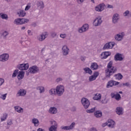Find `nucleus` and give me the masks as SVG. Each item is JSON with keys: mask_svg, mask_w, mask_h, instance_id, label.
<instances>
[{"mask_svg": "<svg viewBox=\"0 0 131 131\" xmlns=\"http://www.w3.org/2000/svg\"><path fill=\"white\" fill-rule=\"evenodd\" d=\"M117 71V68L113 67V61H111L107 66V69L105 70V77L106 78H110L111 75H113Z\"/></svg>", "mask_w": 131, "mask_h": 131, "instance_id": "f257e3e1", "label": "nucleus"}, {"mask_svg": "<svg viewBox=\"0 0 131 131\" xmlns=\"http://www.w3.org/2000/svg\"><path fill=\"white\" fill-rule=\"evenodd\" d=\"M55 92H56V95L58 97H61V96H62V95L64 94V92H65L64 86L62 85L57 86L55 89Z\"/></svg>", "mask_w": 131, "mask_h": 131, "instance_id": "f03ea898", "label": "nucleus"}, {"mask_svg": "<svg viewBox=\"0 0 131 131\" xmlns=\"http://www.w3.org/2000/svg\"><path fill=\"white\" fill-rule=\"evenodd\" d=\"M81 103L85 109H88V108L90 107V105L91 104L90 100H89L88 98H82Z\"/></svg>", "mask_w": 131, "mask_h": 131, "instance_id": "7ed1b4c3", "label": "nucleus"}, {"mask_svg": "<svg viewBox=\"0 0 131 131\" xmlns=\"http://www.w3.org/2000/svg\"><path fill=\"white\" fill-rule=\"evenodd\" d=\"M28 71L31 74H35V73H37L39 71V69H38L37 66H33L29 69Z\"/></svg>", "mask_w": 131, "mask_h": 131, "instance_id": "20e7f679", "label": "nucleus"}, {"mask_svg": "<svg viewBox=\"0 0 131 131\" xmlns=\"http://www.w3.org/2000/svg\"><path fill=\"white\" fill-rule=\"evenodd\" d=\"M48 35H49L48 32H44L37 37V39L39 41H43L48 37Z\"/></svg>", "mask_w": 131, "mask_h": 131, "instance_id": "39448f33", "label": "nucleus"}, {"mask_svg": "<svg viewBox=\"0 0 131 131\" xmlns=\"http://www.w3.org/2000/svg\"><path fill=\"white\" fill-rule=\"evenodd\" d=\"M118 84H119V82H117L113 80H111L107 82L106 88L109 89L110 88H112L115 85H118Z\"/></svg>", "mask_w": 131, "mask_h": 131, "instance_id": "423d86ee", "label": "nucleus"}, {"mask_svg": "<svg viewBox=\"0 0 131 131\" xmlns=\"http://www.w3.org/2000/svg\"><path fill=\"white\" fill-rule=\"evenodd\" d=\"M89 26L88 24L83 25L81 28H79L78 29V32L79 33H83V32H85V31H88L89 30Z\"/></svg>", "mask_w": 131, "mask_h": 131, "instance_id": "0eeeda50", "label": "nucleus"}, {"mask_svg": "<svg viewBox=\"0 0 131 131\" xmlns=\"http://www.w3.org/2000/svg\"><path fill=\"white\" fill-rule=\"evenodd\" d=\"M115 46V42H109L104 45L102 50H109V49H113V47Z\"/></svg>", "mask_w": 131, "mask_h": 131, "instance_id": "6e6552de", "label": "nucleus"}, {"mask_svg": "<svg viewBox=\"0 0 131 131\" xmlns=\"http://www.w3.org/2000/svg\"><path fill=\"white\" fill-rule=\"evenodd\" d=\"M17 68L19 70H27L29 68V64L28 63H22L17 65Z\"/></svg>", "mask_w": 131, "mask_h": 131, "instance_id": "1a4fd4ad", "label": "nucleus"}, {"mask_svg": "<svg viewBox=\"0 0 131 131\" xmlns=\"http://www.w3.org/2000/svg\"><path fill=\"white\" fill-rule=\"evenodd\" d=\"M75 126V123L72 122L70 126H61L60 128L63 130H70L73 129Z\"/></svg>", "mask_w": 131, "mask_h": 131, "instance_id": "9d476101", "label": "nucleus"}, {"mask_svg": "<svg viewBox=\"0 0 131 131\" xmlns=\"http://www.w3.org/2000/svg\"><path fill=\"white\" fill-rule=\"evenodd\" d=\"M70 50L69 48H68V46L64 45L62 48V53L63 56H67L69 55Z\"/></svg>", "mask_w": 131, "mask_h": 131, "instance_id": "9b49d317", "label": "nucleus"}, {"mask_svg": "<svg viewBox=\"0 0 131 131\" xmlns=\"http://www.w3.org/2000/svg\"><path fill=\"white\" fill-rule=\"evenodd\" d=\"M103 22V20H102V18H96L94 20L93 24L94 26H100L101 24H102Z\"/></svg>", "mask_w": 131, "mask_h": 131, "instance_id": "f8f14e48", "label": "nucleus"}, {"mask_svg": "<svg viewBox=\"0 0 131 131\" xmlns=\"http://www.w3.org/2000/svg\"><path fill=\"white\" fill-rule=\"evenodd\" d=\"M104 7H105V4L103 3L100 4L95 7V10L97 12H102L104 11Z\"/></svg>", "mask_w": 131, "mask_h": 131, "instance_id": "ddd939ff", "label": "nucleus"}, {"mask_svg": "<svg viewBox=\"0 0 131 131\" xmlns=\"http://www.w3.org/2000/svg\"><path fill=\"white\" fill-rule=\"evenodd\" d=\"M118 21H119V15L116 13L113 16L112 22L114 24H116V23H118Z\"/></svg>", "mask_w": 131, "mask_h": 131, "instance_id": "4468645a", "label": "nucleus"}, {"mask_svg": "<svg viewBox=\"0 0 131 131\" xmlns=\"http://www.w3.org/2000/svg\"><path fill=\"white\" fill-rule=\"evenodd\" d=\"M9 60V55L8 54H4L0 55V61L6 62Z\"/></svg>", "mask_w": 131, "mask_h": 131, "instance_id": "2eb2a0df", "label": "nucleus"}, {"mask_svg": "<svg viewBox=\"0 0 131 131\" xmlns=\"http://www.w3.org/2000/svg\"><path fill=\"white\" fill-rule=\"evenodd\" d=\"M116 113L118 115H123V108L121 106H118L116 108Z\"/></svg>", "mask_w": 131, "mask_h": 131, "instance_id": "dca6fc26", "label": "nucleus"}, {"mask_svg": "<svg viewBox=\"0 0 131 131\" xmlns=\"http://www.w3.org/2000/svg\"><path fill=\"white\" fill-rule=\"evenodd\" d=\"M123 60V58L122 57V55L119 53H117L115 55V61H122Z\"/></svg>", "mask_w": 131, "mask_h": 131, "instance_id": "f3484780", "label": "nucleus"}, {"mask_svg": "<svg viewBox=\"0 0 131 131\" xmlns=\"http://www.w3.org/2000/svg\"><path fill=\"white\" fill-rule=\"evenodd\" d=\"M26 95V92L24 90H20L16 94V97H23Z\"/></svg>", "mask_w": 131, "mask_h": 131, "instance_id": "a211bd4d", "label": "nucleus"}, {"mask_svg": "<svg viewBox=\"0 0 131 131\" xmlns=\"http://www.w3.org/2000/svg\"><path fill=\"white\" fill-rule=\"evenodd\" d=\"M25 74V72H23V71H20L18 72V75H17V78L18 80H21V79H23L24 78V75Z\"/></svg>", "mask_w": 131, "mask_h": 131, "instance_id": "6ab92c4d", "label": "nucleus"}, {"mask_svg": "<svg viewBox=\"0 0 131 131\" xmlns=\"http://www.w3.org/2000/svg\"><path fill=\"white\" fill-rule=\"evenodd\" d=\"M107 123V126H108V127H111L112 128H113L114 125H115V122H114L113 120H108Z\"/></svg>", "mask_w": 131, "mask_h": 131, "instance_id": "aec40b11", "label": "nucleus"}, {"mask_svg": "<svg viewBox=\"0 0 131 131\" xmlns=\"http://www.w3.org/2000/svg\"><path fill=\"white\" fill-rule=\"evenodd\" d=\"M103 56L102 57V59H107L109 56L111 55V52L110 51H106L102 53L101 55V56H103Z\"/></svg>", "mask_w": 131, "mask_h": 131, "instance_id": "412c9836", "label": "nucleus"}, {"mask_svg": "<svg viewBox=\"0 0 131 131\" xmlns=\"http://www.w3.org/2000/svg\"><path fill=\"white\" fill-rule=\"evenodd\" d=\"M49 112L50 114H56L58 112V110L55 107H51L49 108Z\"/></svg>", "mask_w": 131, "mask_h": 131, "instance_id": "4be33fe9", "label": "nucleus"}, {"mask_svg": "<svg viewBox=\"0 0 131 131\" xmlns=\"http://www.w3.org/2000/svg\"><path fill=\"white\" fill-rule=\"evenodd\" d=\"M99 67V66H98V64L96 62H92L91 63V65L90 67L91 69H92V70H97Z\"/></svg>", "mask_w": 131, "mask_h": 131, "instance_id": "5701e85b", "label": "nucleus"}, {"mask_svg": "<svg viewBox=\"0 0 131 131\" xmlns=\"http://www.w3.org/2000/svg\"><path fill=\"white\" fill-rule=\"evenodd\" d=\"M94 116L96 117V118H100L102 117V111H96L94 112Z\"/></svg>", "mask_w": 131, "mask_h": 131, "instance_id": "b1692460", "label": "nucleus"}, {"mask_svg": "<svg viewBox=\"0 0 131 131\" xmlns=\"http://www.w3.org/2000/svg\"><path fill=\"white\" fill-rule=\"evenodd\" d=\"M17 14L18 17H25L26 15V13L23 10H20L19 11L17 12Z\"/></svg>", "mask_w": 131, "mask_h": 131, "instance_id": "393cba45", "label": "nucleus"}, {"mask_svg": "<svg viewBox=\"0 0 131 131\" xmlns=\"http://www.w3.org/2000/svg\"><path fill=\"white\" fill-rule=\"evenodd\" d=\"M37 6L38 8H39L41 10H42L45 8V5L43 4V2L40 1H38L37 3Z\"/></svg>", "mask_w": 131, "mask_h": 131, "instance_id": "a878e982", "label": "nucleus"}, {"mask_svg": "<svg viewBox=\"0 0 131 131\" xmlns=\"http://www.w3.org/2000/svg\"><path fill=\"white\" fill-rule=\"evenodd\" d=\"M32 123L34 125V126H38L39 125V121L38 119L33 118L32 120Z\"/></svg>", "mask_w": 131, "mask_h": 131, "instance_id": "bb28decb", "label": "nucleus"}, {"mask_svg": "<svg viewBox=\"0 0 131 131\" xmlns=\"http://www.w3.org/2000/svg\"><path fill=\"white\" fill-rule=\"evenodd\" d=\"M101 98H102V95L100 93H97L95 95L94 97H93V100H101Z\"/></svg>", "mask_w": 131, "mask_h": 131, "instance_id": "cd10ccee", "label": "nucleus"}, {"mask_svg": "<svg viewBox=\"0 0 131 131\" xmlns=\"http://www.w3.org/2000/svg\"><path fill=\"white\" fill-rule=\"evenodd\" d=\"M83 70L85 72V73H88V74H90V75H92V74H93V71H92L90 68H85L83 69Z\"/></svg>", "mask_w": 131, "mask_h": 131, "instance_id": "c85d7f7f", "label": "nucleus"}, {"mask_svg": "<svg viewBox=\"0 0 131 131\" xmlns=\"http://www.w3.org/2000/svg\"><path fill=\"white\" fill-rule=\"evenodd\" d=\"M21 18H16L14 20L13 23L14 24H16V25H22Z\"/></svg>", "mask_w": 131, "mask_h": 131, "instance_id": "c756f323", "label": "nucleus"}, {"mask_svg": "<svg viewBox=\"0 0 131 131\" xmlns=\"http://www.w3.org/2000/svg\"><path fill=\"white\" fill-rule=\"evenodd\" d=\"M0 18L5 20H8L9 19V17L7 15V14L1 13H0Z\"/></svg>", "mask_w": 131, "mask_h": 131, "instance_id": "7c9ffc66", "label": "nucleus"}, {"mask_svg": "<svg viewBox=\"0 0 131 131\" xmlns=\"http://www.w3.org/2000/svg\"><path fill=\"white\" fill-rule=\"evenodd\" d=\"M114 77L116 78V79H118L119 80H120V79H122V78H123V76H122L121 73H118L114 75Z\"/></svg>", "mask_w": 131, "mask_h": 131, "instance_id": "2f4dec72", "label": "nucleus"}, {"mask_svg": "<svg viewBox=\"0 0 131 131\" xmlns=\"http://www.w3.org/2000/svg\"><path fill=\"white\" fill-rule=\"evenodd\" d=\"M37 91H40V94H42V93H45V88L42 86H39L36 87Z\"/></svg>", "mask_w": 131, "mask_h": 131, "instance_id": "473e14b6", "label": "nucleus"}, {"mask_svg": "<svg viewBox=\"0 0 131 131\" xmlns=\"http://www.w3.org/2000/svg\"><path fill=\"white\" fill-rule=\"evenodd\" d=\"M15 111L17 112L18 113H21L23 112V108L19 106H16L14 107Z\"/></svg>", "mask_w": 131, "mask_h": 131, "instance_id": "72a5a7b5", "label": "nucleus"}, {"mask_svg": "<svg viewBox=\"0 0 131 131\" xmlns=\"http://www.w3.org/2000/svg\"><path fill=\"white\" fill-rule=\"evenodd\" d=\"M49 93L51 96H53V95H56V89L52 88L49 90Z\"/></svg>", "mask_w": 131, "mask_h": 131, "instance_id": "f704fd0d", "label": "nucleus"}, {"mask_svg": "<svg viewBox=\"0 0 131 131\" xmlns=\"http://www.w3.org/2000/svg\"><path fill=\"white\" fill-rule=\"evenodd\" d=\"M115 39L116 40L120 41V40H122V39H123L121 37V36L119 35V34H117L115 36Z\"/></svg>", "mask_w": 131, "mask_h": 131, "instance_id": "c9c22d12", "label": "nucleus"}, {"mask_svg": "<svg viewBox=\"0 0 131 131\" xmlns=\"http://www.w3.org/2000/svg\"><path fill=\"white\" fill-rule=\"evenodd\" d=\"M8 35H9V32L7 31H4L2 33V36H3V38H4V39H6V38H7V36H8Z\"/></svg>", "mask_w": 131, "mask_h": 131, "instance_id": "e433bc0d", "label": "nucleus"}, {"mask_svg": "<svg viewBox=\"0 0 131 131\" xmlns=\"http://www.w3.org/2000/svg\"><path fill=\"white\" fill-rule=\"evenodd\" d=\"M95 111H96V107H94L90 110H87L86 112H87V113H94Z\"/></svg>", "mask_w": 131, "mask_h": 131, "instance_id": "4c0bfd02", "label": "nucleus"}, {"mask_svg": "<svg viewBox=\"0 0 131 131\" xmlns=\"http://www.w3.org/2000/svg\"><path fill=\"white\" fill-rule=\"evenodd\" d=\"M21 25L23 24H26V23H28L29 22V19L27 18H21Z\"/></svg>", "mask_w": 131, "mask_h": 131, "instance_id": "58836bf2", "label": "nucleus"}, {"mask_svg": "<svg viewBox=\"0 0 131 131\" xmlns=\"http://www.w3.org/2000/svg\"><path fill=\"white\" fill-rule=\"evenodd\" d=\"M115 99L117 101H119L120 100H121V96H120V94H119V93H117L116 94V96L115 97Z\"/></svg>", "mask_w": 131, "mask_h": 131, "instance_id": "ea45409f", "label": "nucleus"}, {"mask_svg": "<svg viewBox=\"0 0 131 131\" xmlns=\"http://www.w3.org/2000/svg\"><path fill=\"white\" fill-rule=\"evenodd\" d=\"M8 118V115L7 114H4L2 117H1V121H5Z\"/></svg>", "mask_w": 131, "mask_h": 131, "instance_id": "a19ab883", "label": "nucleus"}, {"mask_svg": "<svg viewBox=\"0 0 131 131\" xmlns=\"http://www.w3.org/2000/svg\"><path fill=\"white\" fill-rule=\"evenodd\" d=\"M51 124H52V126H55L56 127H58V123L56 122L55 121H50Z\"/></svg>", "mask_w": 131, "mask_h": 131, "instance_id": "79ce46f5", "label": "nucleus"}, {"mask_svg": "<svg viewBox=\"0 0 131 131\" xmlns=\"http://www.w3.org/2000/svg\"><path fill=\"white\" fill-rule=\"evenodd\" d=\"M19 72V70H14L13 74H12V77H16V76H17V75L18 74V73Z\"/></svg>", "mask_w": 131, "mask_h": 131, "instance_id": "37998d69", "label": "nucleus"}, {"mask_svg": "<svg viewBox=\"0 0 131 131\" xmlns=\"http://www.w3.org/2000/svg\"><path fill=\"white\" fill-rule=\"evenodd\" d=\"M58 127H55L54 126H51L49 128V131H57V128Z\"/></svg>", "mask_w": 131, "mask_h": 131, "instance_id": "c03bdc74", "label": "nucleus"}, {"mask_svg": "<svg viewBox=\"0 0 131 131\" xmlns=\"http://www.w3.org/2000/svg\"><path fill=\"white\" fill-rule=\"evenodd\" d=\"M96 77L93 75L90 76L89 78V81H94V80H96Z\"/></svg>", "mask_w": 131, "mask_h": 131, "instance_id": "a18cd8bd", "label": "nucleus"}, {"mask_svg": "<svg viewBox=\"0 0 131 131\" xmlns=\"http://www.w3.org/2000/svg\"><path fill=\"white\" fill-rule=\"evenodd\" d=\"M51 36L53 37V38H54V37H56L57 36V33L55 32H51Z\"/></svg>", "mask_w": 131, "mask_h": 131, "instance_id": "49530a36", "label": "nucleus"}, {"mask_svg": "<svg viewBox=\"0 0 131 131\" xmlns=\"http://www.w3.org/2000/svg\"><path fill=\"white\" fill-rule=\"evenodd\" d=\"M93 76L95 77V78H97L99 76V72H95L93 75Z\"/></svg>", "mask_w": 131, "mask_h": 131, "instance_id": "de8ad7c7", "label": "nucleus"}, {"mask_svg": "<svg viewBox=\"0 0 131 131\" xmlns=\"http://www.w3.org/2000/svg\"><path fill=\"white\" fill-rule=\"evenodd\" d=\"M12 124H13V121L12 119L7 121V125H12Z\"/></svg>", "mask_w": 131, "mask_h": 131, "instance_id": "09e8293b", "label": "nucleus"}, {"mask_svg": "<svg viewBox=\"0 0 131 131\" xmlns=\"http://www.w3.org/2000/svg\"><path fill=\"white\" fill-rule=\"evenodd\" d=\"M4 82H5V79L0 78V86H2L4 84Z\"/></svg>", "mask_w": 131, "mask_h": 131, "instance_id": "8fccbe9b", "label": "nucleus"}, {"mask_svg": "<svg viewBox=\"0 0 131 131\" xmlns=\"http://www.w3.org/2000/svg\"><path fill=\"white\" fill-rule=\"evenodd\" d=\"M66 36H67V35H66V34H60V37H61V38H66Z\"/></svg>", "mask_w": 131, "mask_h": 131, "instance_id": "3c124183", "label": "nucleus"}, {"mask_svg": "<svg viewBox=\"0 0 131 131\" xmlns=\"http://www.w3.org/2000/svg\"><path fill=\"white\" fill-rule=\"evenodd\" d=\"M106 9H113V6L111 5H109V4H107L106 5Z\"/></svg>", "mask_w": 131, "mask_h": 131, "instance_id": "603ef678", "label": "nucleus"}, {"mask_svg": "<svg viewBox=\"0 0 131 131\" xmlns=\"http://www.w3.org/2000/svg\"><path fill=\"white\" fill-rule=\"evenodd\" d=\"M101 102L102 104H107V103H108V101L106 100V98H104V100H101Z\"/></svg>", "mask_w": 131, "mask_h": 131, "instance_id": "864d4df0", "label": "nucleus"}, {"mask_svg": "<svg viewBox=\"0 0 131 131\" xmlns=\"http://www.w3.org/2000/svg\"><path fill=\"white\" fill-rule=\"evenodd\" d=\"M1 98L3 100H6V98H7V94L2 95V96L1 97Z\"/></svg>", "mask_w": 131, "mask_h": 131, "instance_id": "5fc2aeb1", "label": "nucleus"}, {"mask_svg": "<svg viewBox=\"0 0 131 131\" xmlns=\"http://www.w3.org/2000/svg\"><path fill=\"white\" fill-rule=\"evenodd\" d=\"M129 14V11L126 10L125 12H124L123 15L125 16H126Z\"/></svg>", "mask_w": 131, "mask_h": 131, "instance_id": "6e6d98bb", "label": "nucleus"}, {"mask_svg": "<svg viewBox=\"0 0 131 131\" xmlns=\"http://www.w3.org/2000/svg\"><path fill=\"white\" fill-rule=\"evenodd\" d=\"M89 131H98L96 127H92L89 129Z\"/></svg>", "mask_w": 131, "mask_h": 131, "instance_id": "4d7b16f0", "label": "nucleus"}, {"mask_svg": "<svg viewBox=\"0 0 131 131\" xmlns=\"http://www.w3.org/2000/svg\"><path fill=\"white\" fill-rule=\"evenodd\" d=\"M63 80V79L62 78H58L56 79V82H60V81H62Z\"/></svg>", "mask_w": 131, "mask_h": 131, "instance_id": "13d9d810", "label": "nucleus"}, {"mask_svg": "<svg viewBox=\"0 0 131 131\" xmlns=\"http://www.w3.org/2000/svg\"><path fill=\"white\" fill-rule=\"evenodd\" d=\"M106 125L108 126V122H106L105 123H104L102 124V127H105V126H106Z\"/></svg>", "mask_w": 131, "mask_h": 131, "instance_id": "bf43d9fd", "label": "nucleus"}, {"mask_svg": "<svg viewBox=\"0 0 131 131\" xmlns=\"http://www.w3.org/2000/svg\"><path fill=\"white\" fill-rule=\"evenodd\" d=\"M123 85L126 86H129L130 84L128 82H126V83H123Z\"/></svg>", "mask_w": 131, "mask_h": 131, "instance_id": "052dcab7", "label": "nucleus"}, {"mask_svg": "<svg viewBox=\"0 0 131 131\" xmlns=\"http://www.w3.org/2000/svg\"><path fill=\"white\" fill-rule=\"evenodd\" d=\"M116 96V94H114V93H111V96L112 98H115V97Z\"/></svg>", "mask_w": 131, "mask_h": 131, "instance_id": "680f3d73", "label": "nucleus"}, {"mask_svg": "<svg viewBox=\"0 0 131 131\" xmlns=\"http://www.w3.org/2000/svg\"><path fill=\"white\" fill-rule=\"evenodd\" d=\"M30 6H29V5H28V6H27L26 7V8H25V11H28V10H29V9H30Z\"/></svg>", "mask_w": 131, "mask_h": 131, "instance_id": "e2e57ef3", "label": "nucleus"}, {"mask_svg": "<svg viewBox=\"0 0 131 131\" xmlns=\"http://www.w3.org/2000/svg\"><path fill=\"white\" fill-rule=\"evenodd\" d=\"M28 34L29 35H32V32H31V30H28Z\"/></svg>", "mask_w": 131, "mask_h": 131, "instance_id": "0e129e2a", "label": "nucleus"}, {"mask_svg": "<svg viewBox=\"0 0 131 131\" xmlns=\"http://www.w3.org/2000/svg\"><path fill=\"white\" fill-rule=\"evenodd\" d=\"M71 111L73 112L76 111V107L75 106H73V107H72Z\"/></svg>", "mask_w": 131, "mask_h": 131, "instance_id": "69168bd1", "label": "nucleus"}, {"mask_svg": "<svg viewBox=\"0 0 131 131\" xmlns=\"http://www.w3.org/2000/svg\"><path fill=\"white\" fill-rule=\"evenodd\" d=\"M120 35H121V38L123 39V37L125 35L124 32H122Z\"/></svg>", "mask_w": 131, "mask_h": 131, "instance_id": "338daca9", "label": "nucleus"}, {"mask_svg": "<svg viewBox=\"0 0 131 131\" xmlns=\"http://www.w3.org/2000/svg\"><path fill=\"white\" fill-rule=\"evenodd\" d=\"M37 130V131H46V130H45V129H42V128H38Z\"/></svg>", "mask_w": 131, "mask_h": 131, "instance_id": "774afa93", "label": "nucleus"}]
</instances>
